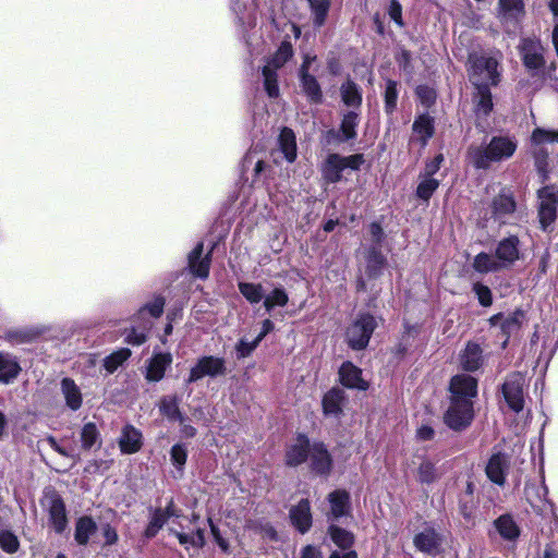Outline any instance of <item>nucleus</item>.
<instances>
[{
	"instance_id": "a19ab883",
	"label": "nucleus",
	"mask_w": 558,
	"mask_h": 558,
	"mask_svg": "<svg viewBox=\"0 0 558 558\" xmlns=\"http://www.w3.org/2000/svg\"><path fill=\"white\" fill-rule=\"evenodd\" d=\"M169 531L177 536L179 543L185 548H201L205 544V531L203 529H197L193 533L178 532L172 527H169Z\"/></svg>"
},
{
	"instance_id": "864d4df0",
	"label": "nucleus",
	"mask_w": 558,
	"mask_h": 558,
	"mask_svg": "<svg viewBox=\"0 0 558 558\" xmlns=\"http://www.w3.org/2000/svg\"><path fill=\"white\" fill-rule=\"evenodd\" d=\"M130 355L129 349H120L105 359L104 366L109 373H113Z\"/></svg>"
},
{
	"instance_id": "49530a36",
	"label": "nucleus",
	"mask_w": 558,
	"mask_h": 558,
	"mask_svg": "<svg viewBox=\"0 0 558 558\" xmlns=\"http://www.w3.org/2000/svg\"><path fill=\"white\" fill-rule=\"evenodd\" d=\"M159 410L161 414L170 421H180L183 423V417L179 410V403L175 397H163L159 402Z\"/></svg>"
},
{
	"instance_id": "e433bc0d",
	"label": "nucleus",
	"mask_w": 558,
	"mask_h": 558,
	"mask_svg": "<svg viewBox=\"0 0 558 558\" xmlns=\"http://www.w3.org/2000/svg\"><path fill=\"white\" fill-rule=\"evenodd\" d=\"M17 361L10 354L0 352V381L8 384L20 373Z\"/></svg>"
},
{
	"instance_id": "052dcab7",
	"label": "nucleus",
	"mask_w": 558,
	"mask_h": 558,
	"mask_svg": "<svg viewBox=\"0 0 558 558\" xmlns=\"http://www.w3.org/2000/svg\"><path fill=\"white\" fill-rule=\"evenodd\" d=\"M473 291L477 296V300L482 306H490L493 303L492 291L487 286L480 282L473 284Z\"/></svg>"
},
{
	"instance_id": "c9c22d12",
	"label": "nucleus",
	"mask_w": 558,
	"mask_h": 558,
	"mask_svg": "<svg viewBox=\"0 0 558 558\" xmlns=\"http://www.w3.org/2000/svg\"><path fill=\"white\" fill-rule=\"evenodd\" d=\"M412 129L414 137L421 142L422 146H425L434 134L433 119L428 114H421L414 121Z\"/></svg>"
},
{
	"instance_id": "c85d7f7f",
	"label": "nucleus",
	"mask_w": 558,
	"mask_h": 558,
	"mask_svg": "<svg viewBox=\"0 0 558 558\" xmlns=\"http://www.w3.org/2000/svg\"><path fill=\"white\" fill-rule=\"evenodd\" d=\"M494 529L507 542H514L520 535V529L513 518L502 514L494 521Z\"/></svg>"
},
{
	"instance_id": "423d86ee",
	"label": "nucleus",
	"mask_w": 558,
	"mask_h": 558,
	"mask_svg": "<svg viewBox=\"0 0 558 558\" xmlns=\"http://www.w3.org/2000/svg\"><path fill=\"white\" fill-rule=\"evenodd\" d=\"M363 156L351 155V156H340L338 154H330L322 168L323 177L326 181L330 183L339 182L342 178V172L344 169L357 170L363 163Z\"/></svg>"
},
{
	"instance_id": "5fc2aeb1",
	"label": "nucleus",
	"mask_w": 558,
	"mask_h": 558,
	"mask_svg": "<svg viewBox=\"0 0 558 558\" xmlns=\"http://www.w3.org/2000/svg\"><path fill=\"white\" fill-rule=\"evenodd\" d=\"M438 185V180L423 175L416 189L417 197L424 201H428L433 193L437 190Z\"/></svg>"
},
{
	"instance_id": "e2e57ef3",
	"label": "nucleus",
	"mask_w": 558,
	"mask_h": 558,
	"mask_svg": "<svg viewBox=\"0 0 558 558\" xmlns=\"http://www.w3.org/2000/svg\"><path fill=\"white\" fill-rule=\"evenodd\" d=\"M389 16L399 26L403 25L402 22V7L397 0H391L389 4Z\"/></svg>"
},
{
	"instance_id": "5701e85b",
	"label": "nucleus",
	"mask_w": 558,
	"mask_h": 558,
	"mask_svg": "<svg viewBox=\"0 0 558 558\" xmlns=\"http://www.w3.org/2000/svg\"><path fill=\"white\" fill-rule=\"evenodd\" d=\"M203 243H197L193 251L189 254V267L193 275L198 278L205 279L208 277L210 267V252L204 257Z\"/></svg>"
},
{
	"instance_id": "f704fd0d",
	"label": "nucleus",
	"mask_w": 558,
	"mask_h": 558,
	"mask_svg": "<svg viewBox=\"0 0 558 558\" xmlns=\"http://www.w3.org/2000/svg\"><path fill=\"white\" fill-rule=\"evenodd\" d=\"M279 149L288 162H293L296 158V142L295 135L291 129L284 128L280 132Z\"/></svg>"
},
{
	"instance_id": "603ef678",
	"label": "nucleus",
	"mask_w": 558,
	"mask_h": 558,
	"mask_svg": "<svg viewBox=\"0 0 558 558\" xmlns=\"http://www.w3.org/2000/svg\"><path fill=\"white\" fill-rule=\"evenodd\" d=\"M314 16V24L322 26L325 23L327 13L330 8L329 0H308Z\"/></svg>"
},
{
	"instance_id": "37998d69",
	"label": "nucleus",
	"mask_w": 558,
	"mask_h": 558,
	"mask_svg": "<svg viewBox=\"0 0 558 558\" xmlns=\"http://www.w3.org/2000/svg\"><path fill=\"white\" fill-rule=\"evenodd\" d=\"M477 94L475 96V112L476 114L486 117L489 114V112L493 109V99H492V93L489 90V87L482 86L476 87Z\"/></svg>"
},
{
	"instance_id": "4468645a",
	"label": "nucleus",
	"mask_w": 558,
	"mask_h": 558,
	"mask_svg": "<svg viewBox=\"0 0 558 558\" xmlns=\"http://www.w3.org/2000/svg\"><path fill=\"white\" fill-rule=\"evenodd\" d=\"M359 123V113L354 110L348 111L342 116L339 133L335 130L328 131L326 133V142L331 144L335 141L345 142L355 138Z\"/></svg>"
},
{
	"instance_id": "58836bf2",
	"label": "nucleus",
	"mask_w": 558,
	"mask_h": 558,
	"mask_svg": "<svg viewBox=\"0 0 558 558\" xmlns=\"http://www.w3.org/2000/svg\"><path fill=\"white\" fill-rule=\"evenodd\" d=\"M341 99L343 104L353 109L360 108L362 104V93L357 85L351 81H347L340 88Z\"/></svg>"
},
{
	"instance_id": "bf43d9fd",
	"label": "nucleus",
	"mask_w": 558,
	"mask_h": 558,
	"mask_svg": "<svg viewBox=\"0 0 558 558\" xmlns=\"http://www.w3.org/2000/svg\"><path fill=\"white\" fill-rule=\"evenodd\" d=\"M398 90L393 81H388L385 89V108L387 112H392L397 106Z\"/></svg>"
},
{
	"instance_id": "20e7f679",
	"label": "nucleus",
	"mask_w": 558,
	"mask_h": 558,
	"mask_svg": "<svg viewBox=\"0 0 558 558\" xmlns=\"http://www.w3.org/2000/svg\"><path fill=\"white\" fill-rule=\"evenodd\" d=\"M292 54V45L288 41H283L275 54L268 59L266 64L263 66L262 74L264 78V88L270 98L279 96L277 71L286 64Z\"/></svg>"
},
{
	"instance_id": "4c0bfd02",
	"label": "nucleus",
	"mask_w": 558,
	"mask_h": 558,
	"mask_svg": "<svg viewBox=\"0 0 558 558\" xmlns=\"http://www.w3.org/2000/svg\"><path fill=\"white\" fill-rule=\"evenodd\" d=\"M97 525L90 517H82L76 521L74 538L77 544L86 545L96 532Z\"/></svg>"
},
{
	"instance_id": "8fccbe9b",
	"label": "nucleus",
	"mask_w": 558,
	"mask_h": 558,
	"mask_svg": "<svg viewBox=\"0 0 558 558\" xmlns=\"http://www.w3.org/2000/svg\"><path fill=\"white\" fill-rule=\"evenodd\" d=\"M328 531L330 538L338 547L345 549L351 547V545L353 544V534L348 532L347 530L336 525H330Z\"/></svg>"
},
{
	"instance_id": "338daca9",
	"label": "nucleus",
	"mask_w": 558,
	"mask_h": 558,
	"mask_svg": "<svg viewBox=\"0 0 558 558\" xmlns=\"http://www.w3.org/2000/svg\"><path fill=\"white\" fill-rule=\"evenodd\" d=\"M102 534L105 537L106 545H113L118 542V533H117L116 529H113L109 524H106L102 527Z\"/></svg>"
},
{
	"instance_id": "ea45409f",
	"label": "nucleus",
	"mask_w": 558,
	"mask_h": 558,
	"mask_svg": "<svg viewBox=\"0 0 558 558\" xmlns=\"http://www.w3.org/2000/svg\"><path fill=\"white\" fill-rule=\"evenodd\" d=\"M165 307V299L160 295L155 296L150 302L143 305L137 314L135 315V318L137 320L142 322H149L146 319V316H149L151 318H158L163 313Z\"/></svg>"
},
{
	"instance_id": "2eb2a0df",
	"label": "nucleus",
	"mask_w": 558,
	"mask_h": 558,
	"mask_svg": "<svg viewBox=\"0 0 558 558\" xmlns=\"http://www.w3.org/2000/svg\"><path fill=\"white\" fill-rule=\"evenodd\" d=\"M49 522L56 533H62L68 525L66 511L63 500L54 493L46 496Z\"/></svg>"
},
{
	"instance_id": "473e14b6",
	"label": "nucleus",
	"mask_w": 558,
	"mask_h": 558,
	"mask_svg": "<svg viewBox=\"0 0 558 558\" xmlns=\"http://www.w3.org/2000/svg\"><path fill=\"white\" fill-rule=\"evenodd\" d=\"M61 391L66 405L76 411L82 405V392L80 387L71 378H63L61 381Z\"/></svg>"
},
{
	"instance_id": "2f4dec72",
	"label": "nucleus",
	"mask_w": 558,
	"mask_h": 558,
	"mask_svg": "<svg viewBox=\"0 0 558 558\" xmlns=\"http://www.w3.org/2000/svg\"><path fill=\"white\" fill-rule=\"evenodd\" d=\"M547 494L548 489L545 485L532 487L526 490L527 500L539 513H546L553 510L551 504L547 500Z\"/></svg>"
},
{
	"instance_id": "ddd939ff",
	"label": "nucleus",
	"mask_w": 558,
	"mask_h": 558,
	"mask_svg": "<svg viewBox=\"0 0 558 558\" xmlns=\"http://www.w3.org/2000/svg\"><path fill=\"white\" fill-rule=\"evenodd\" d=\"M523 378L515 374L507 378L502 386V393L509 408L519 413L524 408Z\"/></svg>"
},
{
	"instance_id": "de8ad7c7",
	"label": "nucleus",
	"mask_w": 558,
	"mask_h": 558,
	"mask_svg": "<svg viewBox=\"0 0 558 558\" xmlns=\"http://www.w3.org/2000/svg\"><path fill=\"white\" fill-rule=\"evenodd\" d=\"M82 448L89 450L95 445H100V434L94 423H86L81 430Z\"/></svg>"
},
{
	"instance_id": "680f3d73",
	"label": "nucleus",
	"mask_w": 558,
	"mask_h": 558,
	"mask_svg": "<svg viewBox=\"0 0 558 558\" xmlns=\"http://www.w3.org/2000/svg\"><path fill=\"white\" fill-rule=\"evenodd\" d=\"M258 343L259 342H257L256 339L252 342L241 339L238 342L236 348H235L238 357L248 356L255 350V348L258 345Z\"/></svg>"
},
{
	"instance_id": "79ce46f5",
	"label": "nucleus",
	"mask_w": 558,
	"mask_h": 558,
	"mask_svg": "<svg viewBox=\"0 0 558 558\" xmlns=\"http://www.w3.org/2000/svg\"><path fill=\"white\" fill-rule=\"evenodd\" d=\"M385 264V256L376 247L368 251L366 256V272L368 277L375 278L380 275Z\"/></svg>"
},
{
	"instance_id": "7ed1b4c3",
	"label": "nucleus",
	"mask_w": 558,
	"mask_h": 558,
	"mask_svg": "<svg viewBox=\"0 0 558 558\" xmlns=\"http://www.w3.org/2000/svg\"><path fill=\"white\" fill-rule=\"evenodd\" d=\"M469 75L476 87L496 86L499 82L498 60L486 54L472 53L469 58Z\"/></svg>"
},
{
	"instance_id": "c03bdc74",
	"label": "nucleus",
	"mask_w": 558,
	"mask_h": 558,
	"mask_svg": "<svg viewBox=\"0 0 558 558\" xmlns=\"http://www.w3.org/2000/svg\"><path fill=\"white\" fill-rule=\"evenodd\" d=\"M440 477L434 462L428 459L422 460L417 468V481L422 484H432Z\"/></svg>"
},
{
	"instance_id": "6e6d98bb",
	"label": "nucleus",
	"mask_w": 558,
	"mask_h": 558,
	"mask_svg": "<svg viewBox=\"0 0 558 558\" xmlns=\"http://www.w3.org/2000/svg\"><path fill=\"white\" fill-rule=\"evenodd\" d=\"M151 322H143L141 329H136L134 327L131 328L125 336L126 342L133 345L143 344L147 339L146 332L151 328Z\"/></svg>"
},
{
	"instance_id": "f03ea898",
	"label": "nucleus",
	"mask_w": 558,
	"mask_h": 558,
	"mask_svg": "<svg viewBox=\"0 0 558 558\" xmlns=\"http://www.w3.org/2000/svg\"><path fill=\"white\" fill-rule=\"evenodd\" d=\"M518 147L517 141L510 136H494L483 148L471 146L468 150V160L476 169H486L490 162H499L513 156Z\"/></svg>"
},
{
	"instance_id": "72a5a7b5",
	"label": "nucleus",
	"mask_w": 558,
	"mask_h": 558,
	"mask_svg": "<svg viewBox=\"0 0 558 558\" xmlns=\"http://www.w3.org/2000/svg\"><path fill=\"white\" fill-rule=\"evenodd\" d=\"M502 263L504 262H500L496 254L490 255L487 253H480L474 257L472 266L475 271L480 274H487L504 269Z\"/></svg>"
},
{
	"instance_id": "412c9836",
	"label": "nucleus",
	"mask_w": 558,
	"mask_h": 558,
	"mask_svg": "<svg viewBox=\"0 0 558 558\" xmlns=\"http://www.w3.org/2000/svg\"><path fill=\"white\" fill-rule=\"evenodd\" d=\"M522 313L512 314H497L490 317L489 322L493 327H499L502 333L507 337L502 345L505 347L508 338L518 332L521 326Z\"/></svg>"
},
{
	"instance_id": "9b49d317",
	"label": "nucleus",
	"mask_w": 558,
	"mask_h": 558,
	"mask_svg": "<svg viewBox=\"0 0 558 558\" xmlns=\"http://www.w3.org/2000/svg\"><path fill=\"white\" fill-rule=\"evenodd\" d=\"M519 49L523 64L529 71H539L544 68V48L539 40L524 38L521 40Z\"/></svg>"
},
{
	"instance_id": "4d7b16f0",
	"label": "nucleus",
	"mask_w": 558,
	"mask_h": 558,
	"mask_svg": "<svg viewBox=\"0 0 558 558\" xmlns=\"http://www.w3.org/2000/svg\"><path fill=\"white\" fill-rule=\"evenodd\" d=\"M0 547L8 554H14L20 547L19 538L11 531H0Z\"/></svg>"
},
{
	"instance_id": "c756f323",
	"label": "nucleus",
	"mask_w": 558,
	"mask_h": 558,
	"mask_svg": "<svg viewBox=\"0 0 558 558\" xmlns=\"http://www.w3.org/2000/svg\"><path fill=\"white\" fill-rule=\"evenodd\" d=\"M119 446L123 453H135L142 447V434L133 426H125L122 429Z\"/></svg>"
},
{
	"instance_id": "0e129e2a",
	"label": "nucleus",
	"mask_w": 558,
	"mask_h": 558,
	"mask_svg": "<svg viewBox=\"0 0 558 558\" xmlns=\"http://www.w3.org/2000/svg\"><path fill=\"white\" fill-rule=\"evenodd\" d=\"M442 161L444 156L438 154L432 161L426 165L424 175L433 178V174H435L440 169Z\"/></svg>"
},
{
	"instance_id": "39448f33",
	"label": "nucleus",
	"mask_w": 558,
	"mask_h": 558,
	"mask_svg": "<svg viewBox=\"0 0 558 558\" xmlns=\"http://www.w3.org/2000/svg\"><path fill=\"white\" fill-rule=\"evenodd\" d=\"M377 327L376 318L369 314L359 315L347 328L345 339L353 350H363L367 347L369 339Z\"/></svg>"
},
{
	"instance_id": "3c124183",
	"label": "nucleus",
	"mask_w": 558,
	"mask_h": 558,
	"mask_svg": "<svg viewBox=\"0 0 558 558\" xmlns=\"http://www.w3.org/2000/svg\"><path fill=\"white\" fill-rule=\"evenodd\" d=\"M288 301L287 292L282 288H276L265 296L264 306L266 311L270 312L276 306H286Z\"/></svg>"
},
{
	"instance_id": "09e8293b",
	"label": "nucleus",
	"mask_w": 558,
	"mask_h": 558,
	"mask_svg": "<svg viewBox=\"0 0 558 558\" xmlns=\"http://www.w3.org/2000/svg\"><path fill=\"white\" fill-rule=\"evenodd\" d=\"M239 291L251 304L259 303L264 299V289L260 283L240 282Z\"/></svg>"
},
{
	"instance_id": "f3484780",
	"label": "nucleus",
	"mask_w": 558,
	"mask_h": 558,
	"mask_svg": "<svg viewBox=\"0 0 558 558\" xmlns=\"http://www.w3.org/2000/svg\"><path fill=\"white\" fill-rule=\"evenodd\" d=\"M415 548L428 555H436L441 545V536L433 527H425L413 538Z\"/></svg>"
},
{
	"instance_id": "7c9ffc66",
	"label": "nucleus",
	"mask_w": 558,
	"mask_h": 558,
	"mask_svg": "<svg viewBox=\"0 0 558 558\" xmlns=\"http://www.w3.org/2000/svg\"><path fill=\"white\" fill-rule=\"evenodd\" d=\"M482 349L478 344L469 342L461 353L460 363L463 369L474 372L482 365Z\"/></svg>"
},
{
	"instance_id": "9d476101",
	"label": "nucleus",
	"mask_w": 558,
	"mask_h": 558,
	"mask_svg": "<svg viewBox=\"0 0 558 558\" xmlns=\"http://www.w3.org/2000/svg\"><path fill=\"white\" fill-rule=\"evenodd\" d=\"M497 19L502 26L510 31L515 28L525 16V4L523 0H498Z\"/></svg>"
},
{
	"instance_id": "13d9d810",
	"label": "nucleus",
	"mask_w": 558,
	"mask_h": 558,
	"mask_svg": "<svg viewBox=\"0 0 558 558\" xmlns=\"http://www.w3.org/2000/svg\"><path fill=\"white\" fill-rule=\"evenodd\" d=\"M187 447L184 444H175L170 450V459L172 464L181 471L186 463Z\"/></svg>"
},
{
	"instance_id": "69168bd1",
	"label": "nucleus",
	"mask_w": 558,
	"mask_h": 558,
	"mask_svg": "<svg viewBox=\"0 0 558 558\" xmlns=\"http://www.w3.org/2000/svg\"><path fill=\"white\" fill-rule=\"evenodd\" d=\"M416 94L422 99V101L427 106L435 99L434 90L426 86H418L416 88Z\"/></svg>"
},
{
	"instance_id": "a211bd4d",
	"label": "nucleus",
	"mask_w": 558,
	"mask_h": 558,
	"mask_svg": "<svg viewBox=\"0 0 558 558\" xmlns=\"http://www.w3.org/2000/svg\"><path fill=\"white\" fill-rule=\"evenodd\" d=\"M290 520L293 526L302 534L312 526V512L308 499H302L290 510Z\"/></svg>"
},
{
	"instance_id": "dca6fc26",
	"label": "nucleus",
	"mask_w": 558,
	"mask_h": 558,
	"mask_svg": "<svg viewBox=\"0 0 558 558\" xmlns=\"http://www.w3.org/2000/svg\"><path fill=\"white\" fill-rule=\"evenodd\" d=\"M312 470L322 475H327L331 469V457L322 442H313L308 451Z\"/></svg>"
},
{
	"instance_id": "f257e3e1",
	"label": "nucleus",
	"mask_w": 558,
	"mask_h": 558,
	"mask_svg": "<svg viewBox=\"0 0 558 558\" xmlns=\"http://www.w3.org/2000/svg\"><path fill=\"white\" fill-rule=\"evenodd\" d=\"M450 404L444 415L445 424L454 430L466 428L473 420V401L477 381L465 374L456 375L450 383Z\"/></svg>"
},
{
	"instance_id": "a18cd8bd",
	"label": "nucleus",
	"mask_w": 558,
	"mask_h": 558,
	"mask_svg": "<svg viewBox=\"0 0 558 558\" xmlns=\"http://www.w3.org/2000/svg\"><path fill=\"white\" fill-rule=\"evenodd\" d=\"M301 85L306 96L314 102L322 99V90L317 80L308 73H300Z\"/></svg>"
},
{
	"instance_id": "a878e982",
	"label": "nucleus",
	"mask_w": 558,
	"mask_h": 558,
	"mask_svg": "<svg viewBox=\"0 0 558 558\" xmlns=\"http://www.w3.org/2000/svg\"><path fill=\"white\" fill-rule=\"evenodd\" d=\"M340 381L348 388L367 389V383L361 377V369L351 362H344L339 369Z\"/></svg>"
},
{
	"instance_id": "774afa93",
	"label": "nucleus",
	"mask_w": 558,
	"mask_h": 558,
	"mask_svg": "<svg viewBox=\"0 0 558 558\" xmlns=\"http://www.w3.org/2000/svg\"><path fill=\"white\" fill-rule=\"evenodd\" d=\"M301 558H323V554L318 547L307 545L302 549Z\"/></svg>"
},
{
	"instance_id": "393cba45",
	"label": "nucleus",
	"mask_w": 558,
	"mask_h": 558,
	"mask_svg": "<svg viewBox=\"0 0 558 558\" xmlns=\"http://www.w3.org/2000/svg\"><path fill=\"white\" fill-rule=\"evenodd\" d=\"M171 517H179L171 501L166 509H155L151 513L149 523L145 530V536L151 538L157 535L160 529Z\"/></svg>"
},
{
	"instance_id": "b1692460",
	"label": "nucleus",
	"mask_w": 558,
	"mask_h": 558,
	"mask_svg": "<svg viewBox=\"0 0 558 558\" xmlns=\"http://www.w3.org/2000/svg\"><path fill=\"white\" fill-rule=\"evenodd\" d=\"M508 468L509 461L507 456L502 453H496L492 456L486 465V474L488 478L495 484L504 485Z\"/></svg>"
},
{
	"instance_id": "6e6552de",
	"label": "nucleus",
	"mask_w": 558,
	"mask_h": 558,
	"mask_svg": "<svg viewBox=\"0 0 558 558\" xmlns=\"http://www.w3.org/2000/svg\"><path fill=\"white\" fill-rule=\"evenodd\" d=\"M558 191L554 186H544L538 191V219L544 231L556 220Z\"/></svg>"
},
{
	"instance_id": "4be33fe9",
	"label": "nucleus",
	"mask_w": 558,
	"mask_h": 558,
	"mask_svg": "<svg viewBox=\"0 0 558 558\" xmlns=\"http://www.w3.org/2000/svg\"><path fill=\"white\" fill-rule=\"evenodd\" d=\"M496 256L502 263V268H508L519 259V239L514 235L501 240L496 247Z\"/></svg>"
},
{
	"instance_id": "bb28decb",
	"label": "nucleus",
	"mask_w": 558,
	"mask_h": 558,
	"mask_svg": "<svg viewBox=\"0 0 558 558\" xmlns=\"http://www.w3.org/2000/svg\"><path fill=\"white\" fill-rule=\"evenodd\" d=\"M344 391L340 388H332L325 393L322 405L323 412L326 416L338 417L342 413L344 403Z\"/></svg>"
},
{
	"instance_id": "0eeeda50",
	"label": "nucleus",
	"mask_w": 558,
	"mask_h": 558,
	"mask_svg": "<svg viewBox=\"0 0 558 558\" xmlns=\"http://www.w3.org/2000/svg\"><path fill=\"white\" fill-rule=\"evenodd\" d=\"M227 372L226 361L222 357L205 355L197 360L191 368L187 383H195L204 377L222 376Z\"/></svg>"
},
{
	"instance_id": "f8f14e48",
	"label": "nucleus",
	"mask_w": 558,
	"mask_h": 558,
	"mask_svg": "<svg viewBox=\"0 0 558 558\" xmlns=\"http://www.w3.org/2000/svg\"><path fill=\"white\" fill-rule=\"evenodd\" d=\"M492 217L499 223H506L514 214L517 204L510 189L502 187L492 201Z\"/></svg>"
},
{
	"instance_id": "aec40b11",
	"label": "nucleus",
	"mask_w": 558,
	"mask_h": 558,
	"mask_svg": "<svg viewBox=\"0 0 558 558\" xmlns=\"http://www.w3.org/2000/svg\"><path fill=\"white\" fill-rule=\"evenodd\" d=\"M311 448L310 440L306 436L300 435L295 442L291 444L286 451V463L290 466H296L305 462L308 458Z\"/></svg>"
},
{
	"instance_id": "6ab92c4d",
	"label": "nucleus",
	"mask_w": 558,
	"mask_h": 558,
	"mask_svg": "<svg viewBox=\"0 0 558 558\" xmlns=\"http://www.w3.org/2000/svg\"><path fill=\"white\" fill-rule=\"evenodd\" d=\"M330 505L329 520H338L350 512V494L343 489H336L328 495Z\"/></svg>"
},
{
	"instance_id": "cd10ccee",
	"label": "nucleus",
	"mask_w": 558,
	"mask_h": 558,
	"mask_svg": "<svg viewBox=\"0 0 558 558\" xmlns=\"http://www.w3.org/2000/svg\"><path fill=\"white\" fill-rule=\"evenodd\" d=\"M171 362L172 356L170 353L155 354L147 365L146 379L149 381H159L162 379L165 372Z\"/></svg>"
},
{
	"instance_id": "1a4fd4ad",
	"label": "nucleus",
	"mask_w": 558,
	"mask_h": 558,
	"mask_svg": "<svg viewBox=\"0 0 558 558\" xmlns=\"http://www.w3.org/2000/svg\"><path fill=\"white\" fill-rule=\"evenodd\" d=\"M535 165L538 171L546 177L547 154L543 149V145L549 143H558V131L545 130L536 128L531 136Z\"/></svg>"
}]
</instances>
